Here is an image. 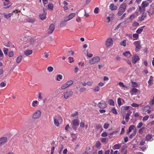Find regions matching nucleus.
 I'll return each mask as SVG.
<instances>
[{"label": "nucleus", "instance_id": "f257e3e1", "mask_svg": "<svg viewBox=\"0 0 154 154\" xmlns=\"http://www.w3.org/2000/svg\"><path fill=\"white\" fill-rule=\"evenodd\" d=\"M126 8V4L125 3H122L120 5L117 13V15L119 16H121L125 11Z\"/></svg>", "mask_w": 154, "mask_h": 154}, {"label": "nucleus", "instance_id": "a19ab883", "mask_svg": "<svg viewBox=\"0 0 154 154\" xmlns=\"http://www.w3.org/2000/svg\"><path fill=\"white\" fill-rule=\"evenodd\" d=\"M48 8L52 10L53 8V5L52 3L49 4L48 5Z\"/></svg>", "mask_w": 154, "mask_h": 154}, {"label": "nucleus", "instance_id": "bf43d9fd", "mask_svg": "<svg viewBox=\"0 0 154 154\" xmlns=\"http://www.w3.org/2000/svg\"><path fill=\"white\" fill-rule=\"evenodd\" d=\"M14 55V53L13 51H11L9 53V56L10 57H11Z\"/></svg>", "mask_w": 154, "mask_h": 154}, {"label": "nucleus", "instance_id": "3c124183", "mask_svg": "<svg viewBox=\"0 0 154 154\" xmlns=\"http://www.w3.org/2000/svg\"><path fill=\"white\" fill-rule=\"evenodd\" d=\"M111 111L113 113L115 114H116L117 113V112L116 110V109L114 108L112 109H111Z\"/></svg>", "mask_w": 154, "mask_h": 154}, {"label": "nucleus", "instance_id": "0e129e2a", "mask_svg": "<svg viewBox=\"0 0 154 154\" xmlns=\"http://www.w3.org/2000/svg\"><path fill=\"white\" fill-rule=\"evenodd\" d=\"M132 106H133L134 107H138L139 105L138 104H137L135 103H133L132 104Z\"/></svg>", "mask_w": 154, "mask_h": 154}, {"label": "nucleus", "instance_id": "2eb2a0df", "mask_svg": "<svg viewBox=\"0 0 154 154\" xmlns=\"http://www.w3.org/2000/svg\"><path fill=\"white\" fill-rule=\"evenodd\" d=\"M127 146H123L121 148V152L122 154H126L127 150L126 149Z\"/></svg>", "mask_w": 154, "mask_h": 154}, {"label": "nucleus", "instance_id": "c756f323", "mask_svg": "<svg viewBox=\"0 0 154 154\" xmlns=\"http://www.w3.org/2000/svg\"><path fill=\"white\" fill-rule=\"evenodd\" d=\"M100 88L99 86H96L94 88L93 91L95 92H98L99 91Z\"/></svg>", "mask_w": 154, "mask_h": 154}, {"label": "nucleus", "instance_id": "a211bd4d", "mask_svg": "<svg viewBox=\"0 0 154 154\" xmlns=\"http://www.w3.org/2000/svg\"><path fill=\"white\" fill-rule=\"evenodd\" d=\"M124 56L127 57H130L131 56V54L129 51H127L123 53Z\"/></svg>", "mask_w": 154, "mask_h": 154}, {"label": "nucleus", "instance_id": "6e6d98bb", "mask_svg": "<svg viewBox=\"0 0 154 154\" xmlns=\"http://www.w3.org/2000/svg\"><path fill=\"white\" fill-rule=\"evenodd\" d=\"M132 85L133 87H136L137 86V84L135 82H132Z\"/></svg>", "mask_w": 154, "mask_h": 154}, {"label": "nucleus", "instance_id": "6e6552de", "mask_svg": "<svg viewBox=\"0 0 154 154\" xmlns=\"http://www.w3.org/2000/svg\"><path fill=\"white\" fill-rule=\"evenodd\" d=\"M75 13H73L70 14L69 15L64 18L65 21H67L70 20L73 18L75 16Z\"/></svg>", "mask_w": 154, "mask_h": 154}, {"label": "nucleus", "instance_id": "5fc2aeb1", "mask_svg": "<svg viewBox=\"0 0 154 154\" xmlns=\"http://www.w3.org/2000/svg\"><path fill=\"white\" fill-rule=\"evenodd\" d=\"M73 59V57H69V62L70 63H71L72 62H74Z\"/></svg>", "mask_w": 154, "mask_h": 154}, {"label": "nucleus", "instance_id": "bb28decb", "mask_svg": "<svg viewBox=\"0 0 154 154\" xmlns=\"http://www.w3.org/2000/svg\"><path fill=\"white\" fill-rule=\"evenodd\" d=\"M54 124L57 126H58L59 125V123L58 120L56 119L55 117L54 118Z\"/></svg>", "mask_w": 154, "mask_h": 154}, {"label": "nucleus", "instance_id": "603ef678", "mask_svg": "<svg viewBox=\"0 0 154 154\" xmlns=\"http://www.w3.org/2000/svg\"><path fill=\"white\" fill-rule=\"evenodd\" d=\"M149 118V116L148 115H147V116H144V117H143L142 120L143 121H146Z\"/></svg>", "mask_w": 154, "mask_h": 154}, {"label": "nucleus", "instance_id": "c03bdc74", "mask_svg": "<svg viewBox=\"0 0 154 154\" xmlns=\"http://www.w3.org/2000/svg\"><path fill=\"white\" fill-rule=\"evenodd\" d=\"M47 70L49 72H51L53 70V68L52 66L48 67L47 68Z\"/></svg>", "mask_w": 154, "mask_h": 154}, {"label": "nucleus", "instance_id": "dca6fc26", "mask_svg": "<svg viewBox=\"0 0 154 154\" xmlns=\"http://www.w3.org/2000/svg\"><path fill=\"white\" fill-rule=\"evenodd\" d=\"M109 8V9H111L112 11L116 10L117 8V6H115L114 4L112 3L110 5Z\"/></svg>", "mask_w": 154, "mask_h": 154}, {"label": "nucleus", "instance_id": "4be33fe9", "mask_svg": "<svg viewBox=\"0 0 154 154\" xmlns=\"http://www.w3.org/2000/svg\"><path fill=\"white\" fill-rule=\"evenodd\" d=\"M121 146L120 144H118L114 145L113 147V148L114 149H119L120 148Z\"/></svg>", "mask_w": 154, "mask_h": 154}, {"label": "nucleus", "instance_id": "0eeeda50", "mask_svg": "<svg viewBox=\"0 0 154 154\" xmlns=\"http://www.w3.org/2000/svg\"><path fill=\"white\" fill-rule=\"evenodd\" d=\"M55 29V26L54 24L52 23L49 26L48 29V33L49 34L52 33Z\"/></svg>", "mask_w": 154, "mask_h": 154}, {"label": "nucleus", "instance_id": "4c0bfd02", "mask_svg": "<svg viewBox=\"0 0 154 154\" xmlns=\"http://www.w3.org/2000/svg\"><path fill=\"white\" fill-rule=\"evenodd\" d=\"M8 48H3V51L5 54L7 55L8 52Z\"/></svg>", "mask_w": 154, "mask_h": 154}, {"label": "nucleus", "instance_id": "4d7b16f0", "mask_svg": "<svg viewBox=\"0 0 154 154\" xmlns=\"http://www.w3.org/2000/svg\"><path fill=\"white\" fill-rule=\"evenodd\" d=\"M107 135V134L106 132H103L101 134V136L103 137H106Z\"/></svg>", "mask_w": 154, "mask_h": 154}, {"label": "nucleus", "instance_id": "49530a36", "mask_svg": "<svg viewBox=\"0 0 154 154\" xmlns=\"http://www.w3.org/2000/svg\"><path fill=\"white\" fill-rule=\"evenodd\" d=\"M120 45H123L124 46H125L126 45V40H124L120 42Z\"/></svg>", "mask_w": 154, "mask_h": 154}, {"label": "nucleus", "instance_id": "aec40b11", "mask_svg": "<svg viewBox=\"0 0 154 154\" xmlns=\"http://www.w3.org/2000/svg\"><path fill=\"white\" fill-rule=\"evenodd\" d=\"M22 59V56L21 55L18 57L16 59V62L17 63H19L21 61Z\"/></svg>", "mask_w": 154, "mask_h": 154}, {"label": "nucleus", "instance_id": "b1692460", "mask_svg": "<svg viewBox=\"0 0 154 154\" xmlns=\"http://www.w3.org/2000/svg\"><path fill=\"white\" fill-rule=\"evenodd\" d=\"M39 17L41 20H43L46 18V14H40L39 15Z\"/></svg>", "mask_w": 154, "mask_h": 154}, {"label": "nucleus", "instance_id": "de8ad7c7", "mask_svg": "<svg viewBox=\"0 0 154 154\" xmlns=\"http://www.w3.org/2000/svg\"><path fill=\"white\" fill-rule=\"evenodd\" d=\"M4 5L6 6L4 7L5 8H8L11 6V5H10L9 3L6 4V3H4Z\"/></svg>", "mask_w": 154, "mask_h": 154}, {"label": "nucleus", "instance_id": "e433bc0d", "mask_svg": "<svg viewBox=\"0 0 154 154\" xmlns=\"http://www.w3.org/2000/svg\"><path fill=\"white\" fill-rule=\"evenodd\" d=\"M153 77L152 76H151L150 77L149 79L148 82V84L149 85H151L152 83L151 82L153 81Z\"/></svg>", "mask_w": 154, "mask_h": 154}, {"label": "nucleus", "instance_id": "69168bd1", "mask_svg": "<svg viewBox=\"0 0 154 154\" xmlns=\"http://www.w3.org/2000/svg\"><path fill=\"white\" fill-rule=\"evenodd\" d=\"M119 85L122 87L125 88V85H124L122 82H119Z\"/></svg>", "mask_w": 154, "mask_h": 154}, {"label": "nucleus", "instance_id": "8fccbe9b", "mask_svg": "<svg viewBox=\"0 0 154 154\" xmlns=\"http://www.w3.org/2000/svg\"><path fill=\"white\" fill-rule=\"evenodd\" d=\"M94 12L95 14H98L99 12V8L97 7L95 8L94 9Z\"/></svg>", "mask_w": 154, "mask_h": 154}, {"label": "nucleus", "instance_id": "774afa93", "mask_svg": "<svg viewBox=\"0 0 154 154\" xmlns=\"http://www.w3.org/2000/svg\"><path fill=\"white\" fill-rule=\"evenodd\" d=\"M0 86L2 87H5L6 86V84L4 82H2L0 83Z\"/></svg>", "mask_w": 154, "mask_h": 154}, {"label": "nucleus", "instance_id": "680f3d73", "mask_svg": "<svg viewBox=\"0 0 154 154\" xmlns=\"http://www.w3.org/2000/svg\"><path fill=\"white\" fill-rule=\"evenodd\" d=\"M143 125V123L142 122H140L138 125L137 126V128H140Z\"/></svg>", "mask_w": 154, "mask_h": 154}, {"label": "nucleus", "instance_id": "20e7f679", "mask_svg": "<svg viewBox=\"0 0 154 154\" xmlns=\"http://www.w3.org/2000/svg\"><path fill=\"white\" fill-rule=\"evenodd\" d=\"M41 112L39 110H37L32 115V118L33 119H39L41 116Z\"/></svg>", "mask_w": 154, "mask_h": 154}, {"label": "nucleus", "instance_id": "39448f33", "mask_svg": "<svg viewBox=\"0 0 154 154\" xmlns=\"http://www.w3.org/2000/svg\"><path fill=\"white\" fill-rule=\"evenodd\" d=\"M97 106L100 108L104 109L106 107V104L105 101L102 100L97 104Z\"/></svg>", "mask_w": 154, "mask_h": 154}, {"label": "nucleus", "instance_id": "9b49d317", "mask_svg": "<svg viewBox=\"0 0 154 154\" xmlns=\"http://www.w3.org/2000/svg\"><path fill=\"white\" fill-rule=\"evenodd\" d=\"M149 3L146 1H145L142 2L141 4V7L143 8V12H144L145 10V7L148 6Z\"/></svg>", "mask_w": 154, "mask_h": 154}, {"label": "nucleus", "instance_id": "1a4fd4ad", "mask_svg": "<svg viewBox=\"0 0 154 154\" xmlns=\"http://www.w3.org/2000/svg\"><path fill=\"white\" fill-rule=\"evenodd\" d=\"M106 45L107 47L112 46V39L111 38H108L106 42Z\"/></svg>", "mask_w": 154, "mask_h": 154}, {"label": "nucleus", "instance_id": "9d476101", "mask_svg": "<svg viewBox=\"0 0 154 154\" xmlns=\"http://www.w3.org/2000/svg\"><path fill=\"white\" fill-rule=\"evenodd\" d=\"M8 140L7 138L5 137H3L0 138V146L5 143Z\"/></svg>", "mask_w": 154, "mask_h": 154}, {"label": "nucleus", "instance_id": "a18cd8bd", "mask_svg": "<svg viewBox=\"0 0 154 154\" xmlns=\"http://www.w3.org/2000/svg\"><path fill=\"white\" fill-rule=\"evenodd\" d=\"M145 143V141L143 140H142L140 142V145L141 146H143Z\"/></svg>", "mask_w": 154, "mask_h": 154}, {"label": "nucleus", "instance_id": "72a5a7b5", "mask_svg": "<svg viewBox=\"0 0 154 154\" xmlns=\"http://www.w3.org/2000/svg\"><path fill=\"white\" fill-rule=\"evenodd\" d=\"M66 21L64 20L63 21H62L60 23V26L61 27H63L64 26L66 25Z\"/></svg>", "mask_w": 154, "mask_h": 154}, {"label": "nucleus", "instance_id": "58836bf2", "mask_svg": "<svg viewBox=\"0 0 154 154\" xmlns=\"http://www.w3.org/2000/svg\"><path fill=\"white\" fill-rule=\"evenodd\" d=\"M145 128L144 127H143L142 128H140L139 130V133L140 134H142L143 132V131L145 130Z\"/></svg>", "mask_w": 154, "mask_h": 154}, {"label": "nucleus", "instance_id": "ddd939ff", "mask_svg": "<svg viewBox=\"0 0 154 154\" xmlns=\"http://www.w3.org/2000/svg\"><path fill=\"white\" fill-rule=\"evenodd\" d=\"M139 60V57L137 55H135L132 57V62L136 63Z\"/></svg>", "mask_w": 154, "mask_h": 154}, {"label": "nucleus", "instance_id": "37998d69", "mask_svg": "<svg viewBox=\"0 0 154 154\" xmlns=\"http://www.w3.org/2000/svg\"><path fill=\"white\" fill-rule=\"evenodd\" d=\"M143 30V29L142 28H139L136 31V32L138 34H140L141 33Z\"/></svg>", "mask_w": 154, "mask_h": 154}, {"label": "nucleus", "instance_id": "4468645a", "mask_svg": "<svg viewBox=\"0 0 154 154\" xmlns=\"http://www.w3.org/2000/svg\"><path fill=\"white\" fill-rule=\"evenodd\" d=\"M32 53V51L31 50H27L24 51V54L26 56H28L31 54Z\"/></svg>", "mask_w": 154, "mask_h": 154}, {"label": "nucleus", "instance_id": "09e8293b", "mask_svg": "<svg viewBox=\"0 0 154 154\" xmlns=\"http://www.w3.org/2000/svg\"><path fill=\"white\" fill-rule=\"evenodd\" d=\"M108 140L107 138H103L102 139V141L104 143H106Z\"/></svg>", "mask_w": 154, "mask_h": 154}, {"label": "nucleus", "instance_id": "cd10ccee", "mask_svg": "<svg viewBox=\"0 0 154 154\" xmlns=\"http://www.w3.org/2000/svg\"><path fill=\"white\" fill-rule=\"evenodd\" d=\"M68 87V86L66 83L62 85L61 87V89L62 90H63Z\"/></svg>", "mask_w": 154, "mask_h": 154}, {"label": "nucleus", "instance_id": "864d4df0", "mask_svg": "<svg viewBox=\"0 0 154 154\" xmlns=\"http://www.w3.org/2000/svg\"><path fill=\"white\" fill-rule=\"evenodd\" d=\"M121 99L120 98H119L117 100V103L119 105H121Z\"/></svg>", "mask_w": 154, "mask_h": 154}, {"label": "nucleus", "instance_id": "c85d7f7f", "mask_svg": "<svg viewBox=\"0 0 154 154\" xmlns=\"http://www.w3.org/2000/svg\"><path fill=\"white\" fill-rule=\"evenodd\" d=\"M62 79V76L61 75H57L56 77V80L60 81Z\"/></svg>", "mask_w": 154, "mask_h": 154}, {"label": "nucleus", "instance_id": "f3484780", "mask_svg": "<svg viewBox=\"0 0 154 154\" xmlns=\"http://www.w3.org/2000/svg\"><path fill=\"white\" fill-rule=\"evenodd\" d=\"M150 109V106H146L145 107L143 108L142 109V110L143 112H146L147 111H148Z\"/></svg>", "mask_w": 154, "mask_h": 154}, {"label": "nucleus", "instance_id": "ea45409f", "mask_svg": "<svg viewBox=\"0 0 154 154\" xmlns=\"http://www.w3.org/2000/svg\"><path fill=\"white\" fill-rule=\"evenodd\" d=\"M109 125V124L108 123H105L103 125V128L105 129H107Z\"/></svg>", "mask_w": 154, "mask_h": 154}, {"label": "nucleus", "instance_id": "2f4dec72", "mask_svg": "<svg viewBox=\"0 0 154 154\" xmlns=\"http://www.w3.org/2000/svg\"><path fill=\"white\" fill-rule=\"evenodd\" d=\"M86 88L85 87H82L79 89V91L81 92H83L86 90Z\"/></svg>", "mask_w": 154, "mask_h": 154}, {"label": "nucleus", "instance_id": "473e14b6", "mask_svg": "<svg viewBox=\"0 0 154 154\" xmlns=\"http://www.w3.org/2000/svg\"><path fill=\"white\" fill-rule=\"evenodd\" d=\"M13 14L12 13L9 14H5L4 15V17L6 18H8L10 17Z\"/></svg>", "mask_w": 154, "mask_h": 154}, {"label": "nucleus", "instance_id": "f8f14e48", "mask_svg": "<svg viewBox=\"0 0 154 154\" xmlns=\"http://www.w3.org/2000/svg\"><path fill=\"white\" fill-rule=\"evenodd\" d=\"M72 128L73 129H75V127L79 125V122L78 121L77 119H75L72 121Z\"/></svg>", "mask_w": 154, "mask_h": 154}, {"label": "nucleus", "instance_id": "13d9d810", "mask_svg": "<svg viewBox=\"0 0 154 154\" xmlns=\"http://www.w3.org/2000/svg\"><path fill=\"white\" fill-rule=\"evenodd\" d=\"M146 17V15L144 14H143L141 15V20H143Z\"/></svg>", "mask_w": 154, "mask_h": 154}, {"label": "nucleus", "instance_id": "a878e982", "mask_svg": "<svg viewBox=\"0 0 154 154\" xmlns=\"http://www.w3.org/2000/svg\"><path fill=\"white\" fill-rule=\"evenodd\" d=\"M108 103L110 105L114 106L115 105L114 101L111 99H109L108 100Z\"/></svg>", "mask_w": 154, "mask_h": 154}, {"label": "nucleus", "instance_id": "79ce46f5", "mask_svg": "<svg viewBox=\"0 0 154 154\" xmlns=\"http://www.w3.org/2000/svg\"><path fill=\"white\" fill-rule=\"evenodd\" d=\"M30 43L32 45H33L34 44L35 40L33 38H31L30 39Z\"/></svg>", "mask_w": 154, "mask_h": 154}, {"label": "nucleus", "instance_id": "7c9ffc66", "mask_svg": "<svg viewBox=\"0 0 154 154\" xmlns=\"http://www.w3.org/2000/svg\"><path fill=\"white\" fill-rule=\"evenodd\" d=\"M73 82L72 80L68 81L66 82L68 87L70 85L73 84Z\"/></svg>", "mask_w": 154, "mask_h": 154}, {"label": "nucleus", "instance_id": "f704fd0d", "mask_svg": "<svg viewBox=\"0 0 154 154\" xmlns=\"http://www.w3.org/2000/svg\"><path fill=\"white\" fill-rule=\"evenodd\" d=\"M147 147V145H145L144 146H140L139 148L142 150L143 151L144 150L146 149V148Z\"/></svg>", "mask_w": 154, "mask_h": 154}, {"label": "nucleus", "instance_id": "6ab92c4d", "mask_svg": "<svg viewBox=\"0 0 154 154\" xmlns=\"http://www.w3.org/2000/svg\"><path fill=\"white\" fill-rule=\"evenodd\" d=\"M135 128V126L133 125H131L129 128V130L127 132V134H129L130 133L132 130L134 129V128Z\"/></svg>", "mask_w": 154, "mask_h": 154}, {"label": "nucleus", "instance_id": "e2e57ef3", "mask_svg": "<svg viewBox=\"0 0 154 154\" xmlns=\"http://www.w3.org/2000/svg\"><path fill=\"white\" fill-rule=\"evenodd\" d=\"M138 90L136 88H133L132 90V91L134 93H137V91H138Z\"/></svg>", "mask_w": 154, "mask_h": 154}, {"label": "nucleus", "instance_id": "5701e85b", "mask_svg": "<svg viewBox=\"0 0 154 154\" xmlns=\"http://www.w3.org/2000/svg\"><path fill=\"white\" fill-rule=\"evenodd\" d=\"M152 138V135L150 134H148L147 135L146 137V139L147 141L150 140Z\"/></svg>", "mask_w": 154, "mask_h": 154}, {"label": "nucleus", "instance_id": "412c9836", "mask_svg": "<svg viewBox=\"0 0 154 154\" xmlns=\"http://www.w3.org/2000/svg\"><path fill=\"white\" fill-rule=\"evenodd\" d=\"M38 103V102L37 100L33 101L32 103V106L33 107H35L37 106Z\"/></svg>", "mask_w": 154, "mask_h": 154}, {"label": "nucleus", "instance_id": "393cba45", "mask_svg": "<svg viewBox=\"0 0 154 154\" xmlns=\"http://www.w3.org/2000/svg\"><path fill=\"white\" fill-rule=\"evenodd\" d=\"M137 133V131L136 130H134L133 131L132 133L130 136H129V138H132L133 137L135 136Z\"/></svg>", "mask_w": 154, "mask_h": 154}, {"label": "nucleus", "instance_id": "c9c22d12", "mask_svg": "<svg viewBox=\"0 0 154 154\" xmlns=\"http://www.w3.org/2000/svg\"><path fill=\"white\" fill-rule=\"evenodd\" d=\"M130 115V114L128 113L126 114V117H125V119L126 120V122H128V120L129 119V116Z\"/></svg>", "mask_w": 154, "mask_h": 154}, {"label": "nucleus", "instance_id": "423d86ee", "mask_svg": "<svg viewBox=\"0 0 154 154\" xmlns=\"http://www.w3.org/2000/svg\"><path fill=\"white\" fill-rule=\"evenodd\" d=\"M134 44L136 47V51L138 52L141 48L140 42L138 41H135L134 43Z\"/></svg>", "mask_w": 154, "mask_h": 154}, {"label": "nucleus", "instance_id": "f03ea898", "mask_svg": "<svg viewBox=\"0 0 154 154\" xmlns=\"http://www.w3.org/2000/svg\"><path fill=\"white\" fill-rule=\"evenodd\" d=\"M100 60V58L97 56L94 57L90 60L89 63L91 64H93L99 62Z\"/></svg>", "mask_w": 154, "mask_h": 154}, {"label": "nucleus", "instance_id": "7ed1b4c3", "mask_svg": "<svg viewBox=\"0 0 154 154\" xmlns=\"http://www.w3.org/2000/svg\"><path fill=\"white\" fill-rule=\"evenodd\" d=\"M73 95V92L71 90L65 92L63 94V97L64 99H67L71 97Z\"/></svg>", "mask_w": 154, "mask_h": 154}, {"label": "nucleus", "instance_id": "052dcab7", "mask_svg": "<svg viewBox=\"0 0 154 154\" xmlns=\"http://www.w3.org/2000/svg\"><path fill=\"white\" fill-rule=\"evenodd\" d=\"M101 145V144L99 141H97L96 145V146L97 148H98Z\"/></svg>", "mask_w": 154, "mask_h": 154}, {"label": "nucleus", "instance_id": "338daca9", "mask_svg": "<svg viewBox=\"0 0 154 154\" xmlns=\"http://www.w3.org/2000/svg\"><path fill=\"white\" fill-rule=\"evenodd\" d=\"M87 84L89 86H92L93 85V82H88L87 83Z\"/></svg>", "mask_w": 154, "mask_h": 154}]
</instances>
